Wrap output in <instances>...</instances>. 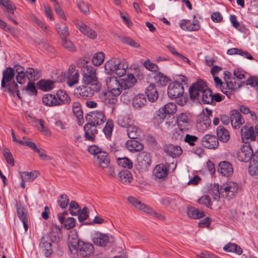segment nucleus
<instances>
[{
    "instance_id": "2eb2a0df",
    "label": "nucleus",
    "mask_w": 258,
    "mask_h": 258,
    "mask_svg": "<svg viewBox=\"0 0 258 258\" xmlns=\"http://www.w3.org/2000/svg\"><path fill=\"white\" fill-rule=\"evenodd\" d=\"M151 163V158L149 153L143 152L138 154L137 157V165L140 169H147Z\"/></svg>"
},
{
    "instance_id": "774afa93",
    "label": "nucleus",
    "mask_w": 258,
    "mask_h": 258,
    "mask_svg": "<svg viewBox=\"0 0 258 258\" xmlns=\"http://www.w3.org/2000/svg\"><path fill=\"white\" fill-rule=\"evenodd\" d=\"M88 217V208L85 207L82 210L81 209V212L79 213L78 219L80 222H83Z\"/></svg>"
},
{
    "instance_id": "13d9d810",
    "label": "nucleus",
    "mask_w": 258,
    "mask_h": 258,
    "mask_svg": "<svg viewBox=\"0 0 258 258\" xmlns=\"http://www.w3.org/2000/svg\"><path fill=\"white\" fill-rule=\"evenodd\" d=\"M57 202L59 206L62 208H66L68 205L69 199L66 195H60L57 199Z\"/></svg>"
},
{
    "instance_id": "338daca9",
    "label": "nucleus",
    "mask_w": 258,
    "mask_h": 258,
    "mask_svg": "<svg viewBox=\"0 0 258 258\" xmlns=\"http://www.w3.org/2000/svg\"><path fill=\"white\" fill-rule=\"evenodd\" d=\"M78 7L81 11L85 15H88L90 13L89 5L84 2L79 3L78 4Z\"/></svg>"
},
{
    "instance_id": "c9c22d12",
    "label": "nucleus",
    "mask_w": 258,
    "mask_h": 258,
    "mask_svg": "<svg viewBox=\"0 0 258 258\" xmlns=\"http://www.w3.org/2000/svg\"><path fill=\"white\" fill-rule=\"evenodd\" d=\"M146 94L149 100L151 102L155 101L158 98V93L154 84L150 85L146 88Z\"/></svg>"
},
{
    "instance_id": "7ed1b4c3",
    "label": "nucleus",
    "mask_w": 258,
    "mask_h": 258,
    "mask_svg": "<svg viewBox=\"0 0 258 258\" xmlns=\"http://www.w3.org/2000/svg\"><path fill=\"white\" fill-rule=\"evenodd\" d=\"M104 68L106 73L116 74L120 78L125 74L128 64L125 61L112 58L105 63Z\"/></svg>"
},
{
    "instance_id": "680f3d73",
    "label": "nucleus",
    "mask_w": 258,
    "mask_h": 258,
    "mask_svg": "<svg viewBox=\"0 0 258 258\" xmlns=\"http://www.w3.org/2000/svg\"><path fill=\"white\" fill-rule=\"evenodd\" d=\"M113 127V121L111 120H108L105 126L103 128V132L106 136L109 137L112 133Z\"/></svg>"
},
{
    "instance_id": "5701e85b",
    "label": "nucleus",
    "mask_w": 258,
    "mask_h": 258,
    "mask_svg": "<svg viewBox=\"0 0 258 258\" xmlns=\"http://www.w3.org/2000/svg\"><path fill=\"white\" fill-rule=\"evenodd\" d=\"M17 214L19 219L23 222L25 232L28 228V217L26 209L21 205H16Z\"/></svg>"
},
{
    "instance_id": "49530a36",
    "label": "nucleus",
    "mask_w": 258,
    "mask_h": 258,
    "mask_svg": "<svg viewBox=\"0 0 258 258\" xmlns=\"http://www.w3.org/2000/svg\"><path fill=\"white\" fill-rule=\"evenodd\" d=\"M26 77L30 80H38L41 76V72L39 70H34L31 68L27 69L26 71Z\"/></svg>"
},
{
    "instance_id": "ddd939ff",
    "label": "nucleus",
    "mask_w": 258,
    "mask_h": 258,
    "mask_svg": "<svg viewBox=\"0 0 258 258\" xmlns=\"http://www.w3.org/2000/svg\"><path fill=\"white\" fill-rule=\"evenodd\" d=\"M253 155V151L248 145H242L239 151L237 153V158L238 160L244 162H248L252 158Z\"/></svg>"
},
{
    "instance_id": "a18cd8bd",
    "label": "nucleus",
    "mask_w": 258,
    "mask_h": 258,
    "mask_svg": "<svg viewBox=\"0 0 258 258\" xmlns=\"http://www.w3.org/2000/svg\"><path fill=\"white\" fill-rule=\"evenodd\" d=\"M38 174V173L36 171L31 172L24 171L21 173V177L23 181L31 182L37 177Z\"/></svg>"
},
{
    "instance_id": "de8ad7c7",
    "label": "nucleus",
    "mask_w": 258,
    "mask_h": 258,
    "mask_svg": "<svg viewBox=\"0 0 258 258\" xmlns=\"http://www.w3.org/2000/svg\"><path fill=\"white\" fill-rule=\"evenodd\" d=\"M211 120L209 116L205 114L201 116L199 124V128L202 131L206 130L211 124Z\"/></svg>"
},
{
    "instance_id": "e433bc0d",
    "label": "nucleus",
    "mask_w": 258,
    "mask_h": 258,
    "mask_svg": "<svg viewBox=\"0 0 258 258\" xmlns=\"http://www.w3.org/2000/svg\"><path fill=\"white\" fill-rule=\"evenodd\" d=\"M217 135L218 140H219L224 143H226L230 139L228 131L221 126L217 128Z\"/></svg>"
},
{
    "instance_id": "69168bd1",
    "label": "nucleus",
    "mask_w": 258,
    "mask_h": 258,
    "mask_svg": "<svg viewBox=\"0 0 258 258\" xmlns=\"http://www.w3.org/2000/svg\"><path fill=\"white\" fill-rule=\"evenodd\" d=\"M198 138L195 136L186 134L184 138L185 142L188 143L190 146H194V143L198 141Z\"/></svg>"
},
{
    "instance_id": "9d476101",
    "label": "nucleus",
    "mask_w": 258,
    "mask_h": 258,
    "mask_svg": "<svg viewBox=\"0 0 258 258\" xmlns=\"http://www.w3.org/2000/svg\"><path fill=\"white\" fill-rule=\"evenodd\" d=\"M82 242L78 237V233L76 230L71 231L68 238V245L71 253L74 255L78 254V246Z\"/></svg>"
},
{
    "instance_id": "f03ea898",
    "label": "nucleus",
    "mask_w": 258,
    "mask_h": 258,
    "mask_svg": "<svg viewBox=\"0 0 258 258\" xmlns=\"http://www.w3.org/2000/svg\"><path fill=\"white\" fill-rule=\"evenodd\" d=\"M15 70L11 67H8L3 72V78L1 85L3 88H6V90L11 94L16 92L19 98L21 99L19 92V87L14 80L15 76Z\"/></svg>"
},
{
    "instance_id": "3c124183",
    "label": "nucleus",
    "mask_w": 258,
    "mask_h": 258,
    "mask_svg": "<svg viewBox=\"0 0 258 258\" xmlns=\"http://www.w3.org/2000/svg\"><path fill=\"white\" fill-rule=\"evenodd\" d=\"M22 90H25L26 92L30 95H36L37 90L33 82L29 81L27 86L24 87L20 88Z\"/></svg>"
},
{
    "instance_id": "864d4df0",
    "label": "nucleus",
    "mask_w": 258,
    "mask_h": 258,
    "mask_svg": "<svg viewBox=\"0 0 258 258\" xmlns=\"http://www.w3.org/2000/svg\"><path fill=\"white\" fill-rule=\"evenodd\" d=\"M131 120L126 117L119 116L118 117L117 123L118 125L122 127L127 128L131 124Z\"/></svg>"
},
{
    "instance_id": "603ef678",
    "label": "nucleus",
    "mask_w": 258,
    "mask_h": 258,
    "mask_svg": "<svg viewBox=\"0 0 258 258\" xmlns=\"http://www.w3.org/2000/svg\"><path fill=\"white\" fill-rule=\"evenodd\" d=\"M117 164L119 166L122 167L127 168L128 169H131L133 167V163L132 161L128 158L126 157L118 159Z\"/></svg>"
},
{
    "instance_id": "4be33fe9",
    "label": "nucleus",
    "mask_w": 258,
    "mask_h": 258,
    "mask_svg": "<svg viewBox=\"0 0 258 258\" xmlns=\"http://www.w3.org/2000/svg\"><path fill=\"white\" fill-rule=\"evenodd\" d=\"M93 243L99 246H105L109 242V237L105 234L97 232L92 238Z\"/></svg>"
},
{
    "instance_id": "79ce46f5",
    "label": "nucleus",
    "mask_w": 258,
    "mask_h": 258,
    "mask_svg": "<svg viewBox=\"0 0 258 258\" xmlns=\"http://www.w3.org/2000/svg\"><path fill=\"white\" fill-rule=\"evenodd\" d=\"M57 105L69 103L70 101V98L69 95L62 90L59 91L56 94Z\"/></svg>"
},
{
    "instance_id": "c85d7f7f",
    "label": "nucleus",
    "mask_w": 258,
    "mask_h": 258,
    "mask_svg": "<svg viewBox=\"0 0 258 258\" xmlns=\"http://www.w3.org/2000/svg\"><path fill=\"white\" fill-rule=\"evenodd\" d=\"M40 247L45 252L46 256H48L51 252V240L49 238L48 235H45L42 237L41 241L40 243Z\"/></svg>"
},
{
    "instance_id": "e2e57ef3",
    "label": "nucleus",
    "mask_w": 258,
    "mask_h": 258,
    "mask_svg": "<svg viewBox=\"0 0 258 258\" xmlns=\"http://www.w3.org/2000/svg\"><path fill=\"white\" fill-rule=\"evenodd\" d=\"M225 88L227 89V91H228V96L230 93L229 92H230V90H234L235 89H237L240 87V85L239 84L236 83L235 82L230 81V82H226L225 85Z\"/></svg>"
},
{
    "instance_id": "9b49d317",
    "label": "nucleus",
    "mask_w": 258,
    "mask_h": 258,
    "mask_svg": "<svg viewBox=\"0 0 258 258\" xmlns=\"http://www.w3.org/2000/svg\"><path fill=\"white\" fill-rule=\"evenodd\" d=\"M88 122L97 126L103 124L106 120V116L102 111H92L86 116Z\"/></svg>"
},
{
    "instance_id": "f704fd0d",
    "label": "nucleus",
    "mask_w": 258,
    "mask_h": 258,
    "mask_svg": "<svg viewBox=\"0 0 258 258\" xmlns=\"http://www.w3.org/2000/svg\"><path fill=\"white\" fill-rule=\"evenodd\" d=\"M126 148L131 152H139L143 149V145L135 140H128L125 144Z\"/></svg>"
},
{
    "instance_id": "2f4dec72",
    "label": "nucleus",
    "mask_w": 258,
    "mask_h": 258,
    "mask_svg": "<svg viewBox=\"0 0 258 258\" xmlns=\"http://www.w3.org/2000/svg\"><path fill=\"white\" fill-rule=\"evenodd\" d=\"M147 101L145 95L139 94L135 96L133 100V105L136 109H139L146 104Z\"/></svg>"
},
{
    "instance_id": "6e6d98bb",
    "label": "nucleus",
    "mask_w": 258,
    "mask_h": 258,
    "mask_svg": "<svg viewBox=\"0 0 258 258\" xmlns=\"http://www.w3.org/2000/svg\"><path fill=\"white\" fill-rule=\"evenodd\" d=\"M166 115L167 114L165 112L164 110L162 108H160L156 112V115L154 117V120L157 123H160L163 121L164 118L166 117Z\"/></svg>"
},
{
    "instance_id": "4468645a",
    "label": "nucleus",
    "mask_w": 258,
    "mask_h": 258,
    "mask_svg": "<svg viewBox=\"0 0 258 258\" xmlns=\"http://www.w3.org/2000/svg\"><path fill=\"white\" fill-rule=\"evenodd\" d=\"M117 96L110 92L103 91L99 94V98L105 105L113 110L117 102Z\"/></svg>"
},
{
    "instance_id": "20e7f679",
    "label": "nucleus",
    "mask_w": 258,
    "mask_h": 258,
    "mask_svg": "<svg viewBox=\"0 0 258 258\" xmlns=\"http://www.w3.org/2000/svg\"><path fill=\"white\" fill-rule=\"evenodd\" d=\"M168 96L172 99L179 98L177 103L179 105H184L187 101V98L183 97L184 88L181 84L175 82L170 83L167 90Z\"/></svg>"
},
{
    "instance_id": "09e8293b",
    "label": "nucleus",
    "mask_w": 258,
    "mask_h": 258,
    "mask_svg": "<svg viewBox=\"0 0 258 258\" xmlns=\"http://www.w3.org/2000/svg\"><path fill=\"white\" fill-rule=\"evenodd\" d=\"M38 88L46 91L53 88V82L51 80H41L38 83Z\"/></svg>"
},
{
    "instance_id": "7c9ffc66",
    "label": "nucleus",
    "mask_w": 258,
    "mask_h": 258,
    "mask_svg": "<svg viewBox=\"0 0 258 258\" xmlns=\"http://www.w3.org/2000/svg\"><path fill=\"white\" fill-rule=\"evenodd\" d=\"M164 151L167 154L173 158L179 156L182 152L181 148L180 146H174L171 144L167 145L164 148Z\"/></svg>"
},
{
    "instance_id": "0eeeda50",
    "label": "nucleus",
    "mask_w": 258,
    "mask_h": 258,
    "mask_svg": "<svg viewBox=\"0 0 258 258\" xmlns=\"http://www.w3.org/2000/svg\"><path fill=\"white\" fill-rule=\"evenodd\" d=\"M239 187L237 183L233 182L224 183L220 186L221 196L228 199H232L237 194Z\"/></svg>"
},
{
    "instance_id": "f3484780",
    "label": "nucleus",
    "mask_w": 258,
    "mask_h": 258,
    "mask_svg": "<svg viewBox=\"0 0 258 258\" xmlns=\"http://www.w3.org/2000/svg\"><path fill=\"white\" fill-rule=\"evenodd\" d=\"M64 77L68 79L67 83L70 87L78 83L79 74L74 66L71 67L68 71L64 74Z\"/></svg>"
},
{
    "instance_id": "4c0bfd02",
    "label": "nucleus",
    "mask_w": 258,
    "mask_h": 258,
    "mask_svg": "<svg viewBox=\"0 0 258 258\" xmlns=\"http://www.w3.org/2000/svg\"><path fill=\"white\" fill-rule=\"evenodd\" d=\"M118 176L120 181L124 184L130 183L133 179L131 172L127 170H123L119 172Z\"/></svg>"
},
{
    "instance_id": "473e14b6",
    "label": "nucleus",
    "mask_w": 258,
    "mask_h": 258,
    "mask_svg": "<svg viewBox=\"0 0 258 258\" xmlns=\"http://www.w3.org/2000/svg\"><path fill=\"white\" fill-rule=\"evenodd\" d=\"M74 115L78 121L79 125L82 124L84 122L83 111L81 110V104L79 102H75L72 106Z\"/></svg>"
},
{
    "instance_id": "cd10ccee",
    "label": "nucleus",
    "mask_w": 258,
    "mask_h": 258,
    "mask_svg": "<svg viewBox=\"0 0 258 258\" xmlns=\"http://www.w3.org/2000/svg\"><path fill=\"white\" fill-rule=\"evenodd\" d=\"M122 77L123 78L119 79L123 89L125 90L132 87L136 82V79L132 74L124 75Z\"/></svg>"
},
{
    "instance_id": "b1692460",
    "label": "nucleus",
    "mask_w": 258,
    "mask_h": 258,
    "mask_svg": "<svg viewBox=\"0 0 258 258\" xmlns=\"http://www.w3.org/2000/svg\"><path fill=\"white\" fill-rule=\"evenodd\" d=\"M77 28L81 33L91 39H95L97 37V33L92 28L88 27L83 23L76 24Z\"/></svg>"
},
{
    "instance_id": "8fccbe9b",
    "label": "nucleus",
    "mask_w": 258,
    "mask_h": 258,
    "mask_svg": "<svg viewBox=\"0 0 258 258\" xmlns=\"http://www.w3.org/2000/svg\"><path fill=\"white\" fill-rule=\"evenodd\" d=\"M211 194L215 200H219L220 195H221V189H220L218 184L215 183L213 184L211 189Z\"/></svg>"
},
{
    "instance_id": "0e129e2a",
    "label": "nucleus",
    "mask_w": 258,
    "mask_h": 258,
    "mask_svg": "<svg viewBox=\"0 0 258 258\" xmlns=\"http://www.w3.org/2000/svg\"><path fill=\"white\" fill-rule=\"evenodd\" d=\"M144 66L148 70L151 72H157L159 68L155 63L151 62L149 59L145 60L144 63Z\"/></svg>"
},
{
    "instance_id": "bb28decb",
    "label": "nucleus",
    "mask_w": 258,
    "mask_h": 258,
    "mask_svg": "<svg viewBox=\"0 0 258 258\" xmlns=\"http://www.w3.org/2000/svg\"><path fill=\"white\" fill-rule=\"evenodd\" d=\"M97 125H93V124H91L90 122H88V123L85 124L84 127V130L85 131V136L86 139L89 141H93L95 138V135L97 133V131L96 129V126Z\"/></svg>"
},
{
    "instance_id": "dca6fc26",
    "label": "nucleus",
    "mask_w": 258,
    "mask_h": 258,
    "mask_svg": "<svg viewBox=\"0 0 258 258\" xmlns=\"http://www.w3.org/2000/svg\"><path fill=\"white\" fill-rule=\"evenodd\" d=\"M201 144L203 147L209 149H215L219 145L217 138L213 135H205L202 139Z\"/></svg>"
},
{
    "instance_id": "37998d69",
    "label": "nucleus",
    "mask_w": 258,
    "mask_h": 258,
    "mask_svg": "<svg viewBox=\"0 0 258 258\" xmlns=\"http://www.w3.org/2000/svg\"><path fill=\"white\" fill-rule=\"evenodd\" d=\"M56 30L58 34L60 35L61 39L66 38L69 35L68 27L65 24L62 22L56 25Z\"/></svg>"
},
{
    "instance_id": "412c9836",
    "label": "nucleus",
    "mask_w": 258,
    "mask_h": 258,
    "mask_svg": "<svg viewBox=\"0 0 258 258\" xmlns=\"http://www.w3.org/2000/svg\"><path fill=\"white\" fill-rule=\"evenodd\" d=\"M94 161L98 166L102 168H105L108 167L110 159L108 154L106 152H103L99 153L98 156H96Z\"/></svg>"
},
{
    "instance_id": "c03bdc74",
    "label": "nucleus",
    "mask_w": 258,
    "mask_h": 258,
    "mask_svg": "<svg viewBox=\"0 0 258 258\" xmlns=\"http://www.w3.org/2000/svg\"><path fill=\"white\" fill-rule=\"evenodd\" d=\"M156 83L160 86H165L169 81V78L160 72H157L154 76Z\"/></svg>"
},
{
    "instance_id": "1a4fd4ad",
    "label": "nucleus",
    "mask_w": 258,
    "mask_h": 258,
    "mask_svg": "<svg viewBox=\"0 0 258 258\" xmlns=\"http://www.w3.org/2000/svg\"><path fill=\"white\" fill-rule=\"evenodd\" d=\"M106 85L108 91L115 95H119L121 93L123 89L120 83V79L115 77H108L106 80Z\"/></svg>"
},
{
    "instance_id": "f257e3e1",
    "label": "nucleus",
    "mask_w": 258,
    "mask_h": 258,
    "mask_svg": "<svg viewBox=\"0 0 258 258\" xmlns=\"http://www.w3.org/2000/svg\"><path fill=\"white\" fill-rule=\"evenodd\" d=\"M189 94L191 99H199L201 97L204 103H212V92L207 88L205 83L203 81H198L192 84L189 89Z\"/></svg>"
},
{
    "instance_id": "052dcab7",
    "label": "nucleus",
    "mask_w": 258,
    "mask_h": 258,
    "mask_svg": "<svg viewBox=\"0 0 258 258\" xmlns=\"http://www.w3.org/2000/svg\"><path fill=\"white\" fill-rule=\"evenodd\" d=\"M62 46L69 51H75L76 48L73 43L67 38L61 39Z\"/></svg>"
},
{
    "instance_id": "58836bf2",
    "label": "nucleus",
    "mask_w": 258,
    "mask_h": 258,
    "mask_svg": "<svg viewBox=\"0 0 258 258\" xmlns=\"http://www.w3.org/2000/svg\"><path fill=\"white\" fill-rule=\"evenodd\" d=\"M188 216L192 219H199L204 217V213L194 207L188 208L186 211Z\"/></svg>"
},
{
    "instance_id": "423d86ee",
    "label": "nucleus",
    "mask_w": 258,
    "mask_h": 258,
    "mask_svg": "<svg viewBox=\"0 0 258 258\" xmlns=\"http://www.w3.org/2000/svg\"><path fill=\"white\" fill-rule=\"evenodd\" d=\"M177 125L179 131H176L175 134L174 135V137L177 140H181L183 138L182 131H187L191 128L190 119L185 113L180 114L177 119Z\"/></svg>"
},
{
    "instance_id": "5fc2aeb1",
    "label": "nucleus",
    "mask_w": 258,
    "mask_h": 258,
    "mask_svg": "<svg viewBox=\"0 0 258 258\" xmlns=\"http://www.w3.org/2000/svg\"><path fill=\"white\" fill-rule=\"evenodd\" d=\"M104 58V56L102 52L96 53L92 58V63L96 66H99L103 62Z\"/></svg>"
},
{
    "instance_id": "aec40b11",
    "label": "nucleus",
    "mask_w": 258,
    "mask_h": 258,
    "mask_svg": "<svg viewBox=\"0 0 258 258\" xmlns=\"http://www.w3.org/2000/svg\"><path fill=\"white\" fill-rule=\"evenodd\" d=\"M94 252V246L91 243H85L82 241L78 246V252L83 257L90 256Z\"/></svg>"
},
{
    "instance_id": "a211bd4d",
    "label": "nucleus",
    "mask_w": 258,
    "mask_h": 258,
    "mask_svg": "<svg viewBox=\"0 0 258 258\" xmlns=\"http://www.w3.org/2000/svg\"><path fill=\"white\" fill-rule=\"evenodd\" d=\"M241 139L243 143H248L256 139L252 127L243 126L241 130Z\"/></svg>"
},
{
    "instance_id": "39448f33",
    "label": "nucleus",
    "mask_w": 258,
    "mask_h": 258,
    "mask_svg": "<svg viewBox=\"0 0 258 258\" xmlns=\"http://www.w3.org/2000/svg\"><path fill=\"white\" fill-rule=\"evenodd\" d=\"M82 83L84 84L95 85L101 87V83L98 80L96 69L92 66H84L82 68Z\"/></svg>"
},
{
    "instance_id": "6ab92c4d",
    "label": "nucleus",
    "mask_w": 258,
    "mask_h": 258,
    "mask_svg": "<svg viewBox=\"0 0 258 258\" xmlns=\"http://www.w3.org/2000/svg\"><path fill=\"white\" fill-rule=\"evenodd\" d=\"M230 121L232 127L235 129L239 128L244 123L240 113L237 110L231 111Z\"/></svg>"
},
{
    "instance_id": "f8f14e48",
    "label": "nucleus",
    "mask_w": 258,
    "mask_h": 258,
    "mask_svg": "<svg viewBox=\"0 0 258 258\" xmlns=\"http://www.w3.org/2000/svg\"><path fill=\"white\" fill-rule=\"evenodd\" d=\"M168 175V169L166 165L161 163L157 165L153 170V176L156 181L162 182Z\"/></svg>"
},
{
    "instance_id": "4d7b16f0",
    "label": "nucleus",
    "mask_w": 258,
    "mask_h": 258,
    "mask_svg": "<svg viewBox=\"0 0 258 258\" xmlns=\"http://www.w3.org/2000/svg\"><path fill=\"white\" fill-rule=\"evenodd\" d=\"M3 155L7 163L13 166L14 165V160L9 149L8 148L4 149Z\"/></svg>"
},
{
    "instance_id": "c756f323",
    "label": "nucleus",
    "mask_w": 258,
    "mask_h": 258,
    "mask_svg": "<svg viewBox=\"0 0 258 258\" xmlns=\"http://www.w3.org/2000/svg\"><path fill=\"white\" fill-rule=\"evenodd\" d=\"M249 173L258 179V153L253 155L249 166Z\"/></svg>"
},
{
    "instance_id": "6e6552de",
    "label": "nucleus",
    "mask_w": 258,
    "mask_h": 258,
    "mask_svg": "<svg viewBox=\"0 0 258 258\" xmlns=\"http://www.w3.org/2000/svg\"><path fill=\"white\" fill-rule=\"evenodd\" d=\"M101 87L95 85L84 84L77 88V93L84 98L91 97L94 93L100 90Z\"/></svg>"
},
{
    "instance_id": "a19ab883",
    "label": "nucleus",
    "mask_w": 258,
    "mask_h": 258,
    "mask_svg": "<svg viewBox=\"0 0 258 258\" xmlns=\"http://www.w3.org/2000/svg\"><path fill=\"white\" fill-rule=\"evenodd\" d=\"M126 131L128 137L131 139H138L140 136L141 131L138 127L135 125L131 124L127 128Z\"/></svg>"
},
{
    "instance_id": "bf43d9fd",
    "label": "nucleus",
    "mask_w": 258,
    "mask_h": 258,
    "mask_svg": "<svg viewBox=\"0 0 258 258\" xmlns=\"http://www.w3.org/2000/svg\"><path fill=\"white\" fill-rule=\"evenodd\" d=\"M162 108L164 110L167 114H172L176 110V106L173 103H168L166 104Z\"/></svg>"
},
{
    "instance_id": "ea45409f",
    "label": "nucleus",
    "mask_w": 258,
    "mask_h": 258,
    "mask_svg": "<svg viewBox=\"0 0 258 258\" xmlns=\"http://www.w3.org/2000/svg\"><path fill=\"white\" fill-rule=\"evenodd\" d=\"M42 102L44 104L48 106H57L58 103L56 97L52 94H46L42 98Z\"/></svg>"
},
{
    "instance_id": "a878e982",
    "label": "nucleus",
    "mask_w": 258,
    "mask_h": 258,
    "mask_svg": "<svg viewBox=\"0 0 258 258\" xmlns=\"http://www.w3.org/2000/svg\"><path fill=\"white\" fill-rule=\"evenodd\" d=\"M180 27L182 30L192 31L200 29V25L197 20H194L192 23H189V20H183L180 24Z\"/></svg>"
},
{
    "instance_id": "72a5a7b5",
    "label": "nucleus",
    "mask_w": 258,
    "mask_h": 258,
    "mask_svg": "<svg viewBox=\"0 0 258 258\" xmlns=\"http://www.w3.org/2000/svg\"><path fill=\"white\" fill-rule=\"evenodd\" d=\"M58 218L62 226L67 229L73 228L76 226V220L73 217L65 219L63 216L59 214L58 216Z\"/></svg>"
},
{
    "instance_id": "393cba45",
    "label": "nucleus",
    "mask_w": 258,
    "mask_h": 258,
    "mask_svg": "<svg viewBox=\"0 0 258 258\" xmlns=\"http://www.w3.org/2000/svg\"><path fill=\"white\" fill-rule=\"evenodd\" d=\"M218 171L223 176L227 177L232 175L233 172L231 164L227 161H223L219 164Z\"/></svg>"
}]
</instances>
